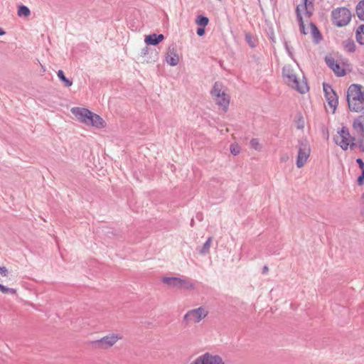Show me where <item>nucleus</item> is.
<instances>
[{"label": "nucleus", "mask_w": 364, "mask_h": 364, "mask_svg": "<svg viewBox=\"0 0 364 364\" xmlns=\"http://www.w3.org/2000/svg\"><path fill=\"white\" fill-rule=\"evenodd\" d=\"M348 108L355 112H361V114L355 118L353 122V129L360 135L359 149L364 152V106L363 103L359 101H348Z\"/></svg>", "instance_id": "nucleus-1"}, {"label": "nucleus", "mask_w": 364, "mask_h": 364, "mask_svg": "<svg viewBox=\"0 0 364 364\" xmlns=\"http://www.w3.org/2000/svg\"><path fill=\"white\" fill-rule=\"evenodd\" d=\"M282 77L285 82L291 88L297 90L301 94H304L309 90L306 81L300 85L299 80L291 66H284L282 68Z\"/></svg>", "instance_id": "nucleus-2"}, {"label": "nucleus", "mask_w": 364, "mask_h": 364, "mask_svg": "<svg viewBox=\"0 0 364 364\" xmlns=\"http://www.w3.org/2000/svg\"><path fill=\"white\" fill-rule=\"evenodd\" d=\"M223 85L220 82H215L210 91L211 95L215 98L218 105L221 107L224 112H226L230 105V96L223 90Z\"/></svg>", "instance_id": "nucleus-3"}, {"label": "nucleus", "mask_w": 364, "mask_h": 364, "mask_svg": "<svg viewBox=\"0 0 364 364\" xmlns=\"http://www.w3.org/2000/svg\"><path fill=\"white\" fill-rule=\"evenodd\" d=\"M296 147L298 149V154L296 164L297 168H300L306 163L311 154V147L306 137H303L298 141Z\"/></svg>", "instance_id": "nucleus-4"}, {"label": "nucleus", "mask_w": 364, "mask_h": 364, "mask_svg": "<svg viewBox=\"0 0 364 364\" xmlns=\"http://www.w3.org/2000/svg\"><path fill=\"white\" fill-rule=\"evenodd\" d=\"M351 12L346 7L335 9L331 12L332 22L337 27L347 26L351 19Z\"/></svg>", "instance_id": "nucleus-5"}, {"label": "nucleus", "mask_w": 364, "mask_h": 364, "mask_svg": "<svg viewBox=\"0 0 364 364\" xmlns=\"http://www.w3.org/2000/svg\"><path fill=\"white\" fill-rule=\"evenodd\" d=\"M208 311L202 306L195 309L188 311L183 316V321L186 322V325H188V321H194L198 323L203 318L206 317Z\"/></svg>", "instance_id": "nucleus-6"}, {"label": "nucleus", "mask_w": 364, "mask_h": 364, "mask_svg": "<svg viewBox=\"0 0 364 364\" xmlns=\"http://www.w3.org/2000/svg\"><path fill=\"white\" fill-rule=\"evenodd\" d=\"M338 135L333 137V140L336 144L346 151L349 146V141L350 137L349 129L347 127L343 126L338 132Z\"/></svg>", "instance_id": "nucleus-7"}, {"label": "nucleus", "mask_w": 364, "mask_h": 364, "mask_svg": "<svg viewBox=\"0 0 364 364\" xmlns=\"http://www.w3.org/2000/svg\"><path fill=\"white\" fill-rule=\"evenodd\" d=\"M190 364H225V363L220 355H212L210 353H205L198 357Z\"/></svg>", "instance_id": "nucleus-8"}, {"label": "nucleus", "mask_w": 364, "mask_h": 364, "mask_svg": "<svg viewBox=\"0 0 364 364\" xmlns=\"http://www.w3.org/2000/svg\"><path fill=\"white\" fill-rule=\"evenodd\" d=\"M323 90L326 100L329 106L333 108L334 112L338 104V97L337 94L333 90L332 86L326 82L323 83Z\"/></svg>", "instance_id": "nucleus-9"}, {"label": "nucleus", "mask_w": 364, "mask_h": 364, "mask_svg": "<svg viewBox=\"0 0 364 364\" xmlns=\"http://www.w3.org/2000/svg\"><path fill=\"white\" fill-rule=\"evenodd\" d=\"M119 339L117 336L114 334L108 335L102 337L100 339L95 340L91 342L92 347L95 348L107 349L112 346Z\"/></svg>", "instance_id": "nucleus-10"}, {"label": "nucleus", "mask_w": 364, "mask_h": 364, "mask_svg": "<svg viewBox=\"0 0 364 364\" xmlns=\"http://www.w3.org/2000/svg\"><path fill=\"white\" fill-rule=\"evenodd\" d=\"M363 86L358 84H352L349 86L347 91V102L359 101L364 100V92L362 90Z\"/></svg>", "instance_id": "nucleus-11"}, {"label": "nucleus", "mask_w": 364, "mask_h": 364, "mask_svg": "<svg viewBox=\"0 0 364 364\" xmlns=\"http://www.w3.org/2000/svg\"><path fill=\"white\" fill-rule=\"evenodd\" d=\"M71 113L81 122L87 124L92 112L87 108L73 107L70 109Z\"/></svg>", "instance_id": "nucleus-12"}, {"label": "nucleus", "mask_w": 364, "mask_h": 364, "mask_svg": "<svg viewBox=\"0 0 364 364\" xmlns=\"http://www.w3.org/2000/svg\"><path fill=\"white\" fill-rule=\"evenodd\" d=\"M166 61L171 66H176L179 63V56L176 46L172 43L167 49Z\"/></svg>", "instance_id": "nucleus-13"}, {"label": "nucleus", "mask_w": 364, "mask_h": 364, "mask_svg": "<svg viewBox=\"0 0 364 364\" xmlns=\"http://www.w3.org/2000/svg\"><path fill=\"white\" fill-rule=\"evenodd\" d=\"M325 62L326 65L333 71L336 76L343 77L346 75V70L341 68L333 57L326 56L325 58Z\"/></svg>", "instance_id": "nucleus-14"}, {"label": "nucleus", "mask_w": 364, "mask_h": 364, "mask_svg": "<svg viewBox=\"0 0 364 364\" xmlns=\"http://www.w3.org/2000/svg\"><path fill=\"white\" fill-rule=\"evenodd\" d=\"M141 56L144 58V61L147 63H154L159 58V53L156 49H152L148 46H145L141 49Z\"/></svg>", "instance_id": "nucleus-15"}, {"label": "nucleus", "mask_w": 364, "mask_h": 364, "mask_svg": "<svg viewBox=\"0 0 364 364\" xmlns=\"http://www.w3.org/2000/svg\"><path fill=\"white\" fill-rule=\"evenodd\" d=\"M164 39L163 34L152 33L145 36L144 42L146 46H157Z\"/></svg>", "instance_id": "nucleus-16"}, {"label": "nucleus", "mask_w": 364, "mask_h": 364, "mask_svg": "<svg viewBox=\"0 0 364 364\" xmlns=\"http://www.w3.org/2000/svg\"><path fill=\"white\" fill-rule=\"evenodd\" d=\"M87 124L97 128H103L105 127V121L100 115L92 112Z\"/></svg>", "instance_id": "nucleus-17"}, {"label": "nucleus", "mask_w": 364, "mask_h": 364, "mask_svg": "<svg viewBox=\"0 0 364 364\" xmlns=\"http://www.w3.org/2000/svg\"><path fill=\"white\" fill-rule=\"evenodd\" d=\"M161 281L170 287L178 288L181 287L182 279L176 277H162Z\"/></svg>", "instance_id": "nucleus-18"}, {"label": "nucleus", "mask_w": 364, "mask_h": 364, "mask_svg": "<svg viewBox=\"0 0 364 364\" xmlns=\"http://www.w3.org/2000/svg\"><path fill=\"white\" fill-rule=\"evenodd\" d=\"M310 27L311 29V35L314 37V41L316 43H318L322 40L323 36L318 27L314 23H310Z\"/></svg>", "instance_id": "nucleus-19"}, {"label": "nucleus", "mask_w": 364, "mask_h": 364, "mask_svg": "<svg viewBox=\"0 0 364 364\" xmlns=\"http://www.w3.org/2000/svg\"><path fill=\"white\" fill-rule=\"evenodd\" d=\"M355 40L360 45H364V24H361L355 30Z\"/></svg>", "instance_id": "nucleus-20"}, {"label": "nucleus", "mask_w": 364, "mask_h": 364, "mask_svg": "<svg viewBox=\"0 0 364 364\" xmlns=\"http://www.w3.org/2000/svg\"><path fill=\"white\" fill-rule=\"evenodd\" d=\"M343 46L345 50L348 53H354L356 50L355 43L351 38H348L343 41Z\"/></svg>", "instance_id": "nucleus-21"}, {"label": "nucleus", "mask_w": 364, "mask_h": 364, "mask_svg": "<svg viewBox=\"0 0 364 364\" xmlns=\"http://www.w3.org/2000/svg\"><path fill=\"white\" fill-rule=\"evenodd\" d=\"M211 242L212 237H209L201 247L197 248V250L200 255H205L209 253Z\"/></svg>", "instance_id": "nucleus-22"}, {"label": "nucleus", "mask_w": 364, "mask_h": 364, "mask_svg": "<svg viewBox=\"0 0 364 364\" xmlns=\"http://www.w3.org/2000/svg\"><path fill=\"white\" fill-rule=\"evenodd\" d=\"M245 39L249 46L252 48H255L257 46V39L253 35L249 32L245 33Z\"/></svg>", "instance_id": "nucleus-23"}, {"label": "nucleus", "mask_w": 364, "mask_h": 364, "mask_svg": "<svg viewBox=\"0 0 364 364\" xmlns=\"http://www.w3.org/2000/svg\"><path fill=\"white\" fill-rule=\"evenodd\" d=\"M355 11L358 18L361 21H364V0H361L358 2L355 7Z\"/></svg>", "instance_id": "nucleus-24"}, {"label": "nucleus", "mask_w": 364, "mask_h": 364, "mask_svg": "<svg viewBox=\"0 0 364 364\" xmlns=\"http://www.w3.org/2000/svg\"><path fill=\"white\" fill-rule=\"evenodd\" d=\"M196 23L198 26L206 27L209 23V18L203 14H199L196 17Z\"/></svg>", "instance_id": "nucleus-25"}, {"label": "nucleus", "mask_w": 364, "mask_h": 364, "mask_svg": "<svg viewBox=\"0 0 364 364\" xmlns=\"http://www.w3.org/2000/svg\"><path fill=\"white\" fill-rule=\"evenodd\" d=\"M58 78L64 83L65 87H70L73 85V80L67 78L65 75L64 72L62 70H59L57 73Z\"/></svg>", "instance_id": "nucleus-26"}, {"label": "nucleus", "mask_w": 364, "mask_h": 364, "mask_svg": "<svg viewBox=\"0 0 364 364\" xmlns=\"http://www.w3.org/2000/svg\"><path fill=\"white\" fill-rule=\"evenodd\" d=\"M294 122L296 124V129H303L304 128V119L301 112H299L296 113Z\"/></svg>", "instance_id": "nucleus-27"}, {"label": "nucleus", "mask_w": 364, "mask_h": 364, "mask_svg": "<svg viewBox=\"0 0 364 364\" xmlns=\"http://www.w3.org/2000/svg\"><path fill=\"white\" fill-rule=\"evenodd\" d=\"M30 9L26 6L20 5L18 7L17 14L18 16L27 17L30 15Z\"/></svg>", "instance_id": "nucleus-28"}, {"label": "nucleus", "mask_w": 364, "mask_h": 364, "mask_svg": "<svg viewBox=\"0 0 364 364\" xmlns=\"http://www.w3.org/2000/svg\"><path fill=\"white\" fill-rule=\"evenodd\" d=\"M0 291L3 294H16V289L13 288H9L6 286L3 285L2 284H0Z\"/></svg>", "instance_id": "nucleus-29"}, {"label": "nucleus", "mask_w": 364, "mask_h": 364, "mask_svg": "<svg viewBox=\"0 0 364 364\" xmlns=\"http://www.w3.org/2000/svg\"><path fill=\"white\" fill-rule=\"evenodd\" d=\"M193 284L190 281L187 279H182V282H181V287H178L179 289H189L191 288H193Z\"/></svg>", "instance_id": "nucleus-30"}, {"label": "nucleus", "mask_w": 364, "mask_h": 364, "mask_svg": "<svg viewBox=\"0 0 364 364\" xmlns=\"http://www.w3.org/2000/svg\"><path fill=\"white\" fill-rule=\"evenodd\" d=\"M250 146L255 150H260L262 148L259 139L256 138H253L250 140Z\"/></svg>", "instance_id": "nucleus-31"}, {"label": "nucleus", "mask_w": 364, "mask_h": 364, "mask_svg": "<svg viewBox=\"0 0 364 364\" xmlns=\"http://www.w3.org/2000/svg\"><path fill=\"white\" fill-rule=\"evenodd\" d=\"M300 6L298 5L296 8V19L299 22V25L301 24V23H304V20H303V17H302V15L301 14V11H300Z\"/></svg>", "instance_id": "nucleus-32"}, {"label": "nucleus", "mask_w": 364, "mask_h": 364, "mask_svg": "<svg viewBox=\"0 0 364 364\" xmlns=\"http://www.w3.org/2000/svg\"><path fill=\"white\" fill-rule=\"evenodd\" d=\"M358 140L357 143L355 142V138L354 136L350 137V141H349V146H350V149H353L356 146L359 147L358 143H359L360 135L358 134Z\"/></svg>", "instance_id": "nucleus-33"}, {"label": "nucleus", "mask_w": 364, "mask_h": 364, "mask_svg": "<svg viewBox=\"0 0 364 364\" xmlns=\"http://www.w3.org/2000/svg\"><path fill=\"white\" fill-rule=\"evenodd\" d=\"M230 151H231V153H232L233 155L236 156V155H237V154H240V146H237V145H233V144H231V145H230Z\"/></svg>", "instance_id": "nucleus-34"}, {"label": "nucleus", "mask_w": 364, "mask_h": 364, "mask_svg": "<svg viewBox=\"0 0 364 364\" xmlns=\"http://www.w3.org/2000/svg\"><path fill=\"white\" fill-rule=\"evenodd\" d=\"M284 47H285V49H286L288 55L292 58H293L292 48H290V46H289V43L287 41H284Z\"/></svg>", "instance_id": "nucleus-35"}, {"label": "nucleus", "mask_w": 364, "mask_h": 364, "mask_svg": "<svg viewBox=\"0 0 364 364\" xmlns=\"http://www.w3.org/2000/svg\"><path fill=\"white\" fill-rule=\"evenodd\" d=\"M357 183L358 186L364 184V169L361 171L360 175L357 178Z\"/></svg>", "instance_id": "nucleus-36"}, {"label": "nucleus", "mask_w": 364, "mask_h": 364, "mask_svg": "<svg viewBox=\"0 0 364 364\" xmlns=\"http://www.w3.org/2000/svg\"><path fill=\"white\" fill-rule=\"evenodd\" d=\"M205 33V27L198 26L196 30V33L198 36H203Z\"/></svg>", "instance_id": "nucleus-37"}, {"label": "nucleus", "mask_w": 364, "mask_h": 364, "mask_svg": "<svg viewBox=\"0 0 364 364\" xmlns=\"http://www.w3.org/2000/svg\"><path fill=\"white\" fill-rule=\"evenodd\" d=\"M302 1L304 8H307V6L314 7V0H302Z\"/></svg>", "instance_id": "nucleus-38"}, {"label": "nucleus", "mask_w": 364, "mask_h": 364, "mask_svg": "<svg viewBox=\"0 0 364 364\" xmlns=\"http://www.w3.org/2000/svg\"><path fill=\"white\" fill-rule=\"evenodd\" d=\"M356 163L358 164L359 168L361 169V171L364 170V161L362 159L358 158L356 159Z\"/></svg>", "instance_id": "nucleus-39"}, {"label": "nucleus", "mask_w": 364, "mask_h": 364, "mask_svg": "<svg viewBox=\"0 0 364 364\" xmlns=\"http://www.w3.org/2000/svg\"><path fill=\"white\" fill-rule=\"evenodd\" d=\"M361 200H362V205H361V208H360V215L364 218V192L362 193Z\"/></svg>", "instance_id": "nucleus-40"}, {"label": "nucleus", "mask_w": 364, "mask_h": 364, "mask_svg": "<svg viewBox=\"0 0 364 364\" xmlns=\"http://www.w3.org/2000/svg\"><path fill=\"white\" fill-rule=\"evenodd\" d=\"M0 274L3 277L7 276L8 270L5 267H0Z\"/></svg>", "instance_id": "nucleus-41"}, {"label": "nucleus", "mask_w": 364, "mask_h": 364, "mask_svg": "<svg viewBox=\"0 0 364 364\" xmlns=\"http://www.w3.org/2000/svg\"><path fill=\"white\" fill-rule=\"evenodd\" d=\"M309 6H307V8L305 9V15L310 18L313 15V11L309 9Z\"/></svg>", "instance_id": "nucleus-42"}, {"label": "nucleus", "mask_w": 364, "mask_h": 364, "mask_svg": "<svg viewBox=\"0 0 364 364\" xmlns=\"http://www.w3.org/2000/svg\"><path fill=\"white\" fill-rule=\"evenodd\" d=\"M299 28H300V31L302 34L304 35H306V30H305V25L304 23H301L299 25Z\"/></svg>", "instance_id": "nucleus-43"}, {"label": "nucleus", "mask_w": 364, "mask_h": 364, "mask_svg": "<svg viewBox=\"0 0 364 364\" xmlns=\"http://www.w3.org/2000/svg\"><path fill=\"white\" fill-rule=\"evenodd\" d=\"M268 270H269L268 267L267 265H264L262 268V273L263 274H265L268 272Z\"/></svg>", "instance_id": "nucleus-44"}, {"label": "nucleus", "mask_w": 364, "mask_h": 364, "mask_svg": "<svg viewBox=\"0 0 364 364\" xmlns=\"http://www.w3.org/2000/svg\"><path fill=\"white\" fill-rule=\"evenodd\" d=\"M196 217L200 221H201L203 220V215H202V213H197Z\"/></svg>", "instance_id": "nucleus-45"}, {"label": "nucleus", "mask_w": 364, "mask_h": 364, "mask_svg": "<svg viewBox=\"0 0 364 364\" xmlns=\"http://www.w3.org/2000/svg\"><path fill=\"white\" fill-rule=\"evenodd\" d=\"M269 38H270V39L272 40V42H274V43L275 42V37H274V34L273 31L269 35Z\"/></svg>", "instance_id": "nucleus-46"}, {"label": "nucleus", "mask_w": 364, "mask_h": 364, "mask_svg": "<svg viewBox=\"0 0 364 364\" xmlns=\"http://www.w3.org/2000/svg\"><path fill=\"white\" fill-rule=\"evenodd\" d=\"M6 33L4 30L0 27V36H3Z\"/></svg>", "instance_id": "nucleus-47"}, {"label": "nucleus", "mask_w": 364, "mask_h": 364, "mask_svg": "<svg viewBox=\"0 0 364 364\" xmlns=\"http://www.w3.org/2000/svg\"><path fill=\"white\" fill-rule=\"evenodd\" d=\"M193 224H194V220H193V219H192L191 221V225L193 226Z\"/></svg>", "instance_id": "nucleus-48"}, {"label": "nucleus", "mask_w": 364, "mask_h": 364, "mask_svg": "<svg viewBox=\"0 0 364 364\" xmlns=\"http://www.w3.org/2000/svg\"><path fill=\"white\" fill-rule=\"evenodd\" d=\"M282 161H285V160H286V159H285L284 157H282Z\"/></svg>", "instance_id": "nucleus-49"}]
</instances>
